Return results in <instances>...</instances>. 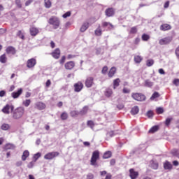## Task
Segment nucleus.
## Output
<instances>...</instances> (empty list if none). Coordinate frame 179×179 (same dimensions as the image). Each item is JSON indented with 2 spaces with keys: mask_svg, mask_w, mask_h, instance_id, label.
<instances>
[{
  "mask_svg": "<svg viewBox=\"0 0 179 179\" xmlns=\"http://www.w3.org/2000/svg\"><path fill=\"white\" fill-rule=\"evenodd\" d=\"M11 114L13 120H20V118L24 115V108L22 106L17 107V108L13 109Z\"/></svg>",
  "mask_w": 179,
  "mask_h": 179,
  "instance_id": "nucleus-1",
  "label": "nucleus"
},
{
  "mask_svg": "<svg viewBox=\"0 0 179 179\" xmlns=\"http://www.w3.org/2000/svg\"><path fill=\"white\" fill-rule=\"evenodd\" d=\"M100 159V152L99 150H95L92 152L90 160L91 166H97V161Z\"/></svg>",
  "mask_w": 179,
  "mask_h": 179,
  "instance_id": "nucleus-2",
  "label": "nucleus"
},
{
  "mask_svg": "<svg viewBox=\"0 0 179 179\" xmlns=\"http://www.w3.org/2000/svg\"><path fill=\"white\" fill-rule=\"evenodd\" d=\"M48 23L53 26V29H58V27H59V24H61L59 19L54 16L49 19Z\"/></svg>",
  "mask_w": 179,
  "mask_h": 179,
  "instance_id": "nucleus-3",
  "label": "nucleus"
},
{
  "mask_svg": "<svg viewBox=\"0 0 179 179\" xmlns=\"http://www.w3.org/2000/svg\"><path fill=\"white\" fill-rule=\"evenodd\" d=\"M131 97L134 100H136V101H145V100H146V96L142 93H132Z\"/></svg>",
  "mask_w": 179,
  "mask_h": 179,
  "instance_id": "nucleus-4",
  "label": "nucleus"
},
{
  "mask_svg": "<svg viewBox=\"0 0 179 179\" xmlns=\"http://www.w3.org/2000/svg\"><path fill=\"white\" fill-rule=\"evenodd\" d=\"M15 110V106L12 104H6L1 110L2 113L3 114H10L13 112V110Z\"/></svg>",
  "mask_w": 179,
  "mask_h": 179,
  "instance_id": "nucleus-5",
  "label": "nucleus"
},
{
  "mask_svg": "<svg viewBox=\"0 0 179 179\" xmlns=\"http://www.w3.org/2000/svg\"><path fill=\"white\" fill-rule=\"evenodd\" d=\"M59 156V152H48L44 155V159L46 160H52L55 157H58Z\"/></svg>",
  "mask_w": 179,
  "mask_h": 179,
  "instance_id": "nucleus-6",
  "label": "nucleus"
},
{
  "mask_svg": "<svg viewBox=\"0 0 179 179\" xmlns=\"http://www.w3.org/2000/svg\"><path fill=\"white\" fill-rule=\"evenodd\" d=\"M37 64V59L36 58L29 59L27 62V68L29 69H31V68H34Z\"/></svg>",
  "mask_w": 179,
  "mask_h": 179,
  "instance_id": "nucleus-7",
  "label": "nucleus"
},
{
  "mask_svg": "<svg viewBox=\"0 0 179 179\" xmlns=\"http://www.w3.org/2000/svg\"><path fill=\"white\" fill-rule=\"evenodd\" d=\"M171 41H173V38L171 36H167L160 39L159 41V44H160V45H166L167 44H170Z\"/></svg>",
  "mask_w": 179,
  "mask_h": 179,
  "instance_id": "nucleus-8",
  "label": "nucleus"
},
{
  "mask_svg": "<svg viewBox=\"0 0 179 179\" xmlns=\"http://www.w3.org/2000/svg\"><path fill=\"white\" fill-rule=\"evenodd\" d=\"M73 87L74 92H76V93H79V92H82V90L83 89V83L78 81L74 84Z\"/></svg>",
  "mask_w": 179,
  "mask_h": 179,
  "instance_id": "nucleus-9",
  "label": "nucleus"
},
{
  "mask_svg": "<svg viewBox=\"0 0 179 179\" xmlns=\"http://www.w3.org/2000/svg\"><path fill=\"white\" fill-rule=\"evenodd\" d=\"M85 85L87 88L92 87L94 85V78L92 76L87 77L85 80Z\"/></svg>",
  "mask_w": 179,
  "mask_h": 179,
  "instance_id": "nucleus-10",
  "label": "nucleus"
},
{
  "mask_svg": "<svg viewBox=\"0 0 179 179\" xmlns=\"http://www.w3.org/2000/svg\"><path fill=\"white\" fill-rule=\"evenodd\" d=\"M129 177L131 179H137L139 176V172L136 171L134 169H130L129 171Z\"/></svg>",
  "mask_w": 179,
  "mask_h": 179,
  "instance_id": "nucleus-11",
  "label": "nucleus"
},
{
  "mask_svg": "<svg viewBox=\"0 0 179 179\" xmlns=\"http://www.w3.org/2000/svg\"><path fill=\"white\" fill-rule=\"evenodd\" d=\"M50 55L55 59H59V57H61V50H59V48H56L50 53Z\"/></svg>",
  "mask_w": 179,
  "mask_h": 179,
  "instance_id": "nucleus-12",
  "label": "nucleus"
},
{
  "mask_svg": "<svg viewBox=\"0 0 179 179\" xmlns=\"http://www.w3.org/2000/svg\"><path fill=\"white\" fill-rule=\"evenodd\" d=\"M105 15L107 17H111V16H114V15H115V10L113 8H107L105 11Z\"/></svg>",
  "mask_w": 179,
  "mask_h": 179,
  "instance_id": "nucleus-13",
  "label": "nucleus"
},
{
  "mask_svg": "<svg viewBox=\"0 0 179 179\" xmlns=\"http://www.w3.org/2000/svg\"><path fill=\"white\" fill-rule=\"evenodd\" d=\"M23 93V90L22 88H20L17 92H14L11 94V96L13 99H18V97L20 96V95Z\"/></svg>",
  "mask_w": 179,
  "mask_h": 179,
  "instance_id": "nucleus-14",
  "label": "nucleus"
},
{
  "mask_svg": "<svg viewBox=\"0 0 179 179\" xmlns=\"http://www.w3.org/2000/svg\"><path fill=\"white\" fill-rule=\"evenodd\" d=\"M6 52L11 55H15L16 54V49L13 46H8L6 50Z\"/></svg>",
  "mask_w": 179,
  "mask_h": 179,
  "instance_id": "nucleus-15",
  "label": "nucleus"
},
{
  "mask_svg": "<svg viewBox=\"0 0 179 179\" xmlns=\"http://www.w3.org/2000/svg\"><path fill=\"white\" fill-rule=\"evenodd\" d=\"M15 149H16V145L12 143H7L3 147L4 150H15Z\"/></svg>",
  "mask_w": 179,
  "mask_h": 179,
  "instance_id": "nucleus-16",
  "label": "nucleus"
},
{
  "mask_svg": "<svg viewBox=\"0 0 179 179\" xmlns=\"http://www.w3.org/2000/svg\"><path fill=\"white\" fill-rule=\"evenodd\" d=\"M45 107H46L45 103L41 101L37 102L35 104V108H37V110H45Z\"/></svg>",
  "mask_w": 179,
  "mask_h": 179,
  "instance_id": "nucleus-17",
  "label": "nucleus"
},
{
  "mask_svg": "<svg viewBox=\"0 0 179 179\" xmlns=\"http://www.w3.org/2000/svg\"><path fill=\"white\" fill-rule=\"evenodd\" d=\"M65 69L67 70H71V69H73V68H75V62L71 61L69 62H66L64 64Z\"/></svg>",
  "mask_w": 179,
  "mask_h": 179,
  "instance_id": "nucleus-18",
  "label": "nucleus"
},
{
  "mask_svg": "<svg viewBox=\"0 0 179 179\" xmlns=\"http://www.w3.org/2000/svg\"><path fill=\"white\" fill-rule=\"evenodd\" d=\"M160 30L162 31H167V30H171V25L169 24H163L160 26Z\"/></svg>",
  "mask_w": 179,
  "mask_h": 179,
  "instance_id": "nucleus-19",
  "label": "nucleus"
},
{
  "mask_svg": "<svg viewBox=\"0 0 179 179\" xmlns=\"http://www.w3.org/2000/svg\"><path fill=\"white\" fill-rule=\"evenodd\" d=\"M164 170H172L173 169V164L170 163L169 161H166L164 163Z\"/></svg>",
  "mask_w": 179,
  "mask_h": 179,
  "instance_id": "nucleus-20",
  "label": "nucleus"
},
{
  "mask_svg": "<svg viewBox=\"0 0 179 179\" xmlns=\"http://www.w3.org/2000/svg\"><path fill=\"white\" fill-rule=\"evenodd\" d=\"M29 32H30L31 36H32L34 37V36H36V35L39 31H38V29H37L36 27H33L30 28Z\"/></svg>",
  "mask_w": 179,
  "mask_h": 179,
  "instance_id": "nucleus-21",
  "label": "nucleus"
},
{
  "mask_svg": "<svg viewBox=\"0 0 179 179\" xmlns=\"http://www.w3.org/2000/svg\"><path fill=\"white\" fill-rule=\"evenodd\" d=\"M29 156H30V152H29V150H24L22 155V160L23 162H26V160L27 159V157H29Z\"/></svg>",
  "mask_w": 179,
  "mask_h": 179,
  "instance_id": "nucleus-22",
  "label": "nucleus"
},
{
  "mask_svg": "<svg viewBox=\"0 0 179 179\" xmlns=\"http://www.w3.org/2000/svg\"><path fill=\"white\" fill-rule=\"evenodd\" d=\"M117 72V69L115 67H112L108 73V76H109V78H113V76H114V75H115V73Z\"/></svg>",
  "mask_w": 179,
  "mask_h": 179,
  "instance_id": "nucleus-23",
  "label": "nucleus"
},
{
  "mask_svg": "<svg viewBox=\"0 0 179 179\" xmlns=\"http://www.w3.org/2000/svg\"><path fill=\"white\" fill-rule=\"evenodd\" d=\"M134 59L136 64H141L142 61H143V57H142V56H140V55H136L134 56Z\"/></svg>",
  "mask_w": 179,
  "mask_h": 179,
  "instance_id": "nucleus-24",
  "label": "nucleus"
},
{
  "mask_svg": "<svg viewBox=\"0 0 179 179\" xmlns=\"http://www.w3.org/2000/svg\"><path fill=\"white\" fill-rule=\"evenodd\" d=\"M120 83H121V80L120 78H116L113 80V89L115 90L118 86H120Z\"/></svg>",
  "mask_w": 179,
  "mask_h": 179,
  "instance_id": "nucleus-25",
  "label": "nucleus"
},
{
  "mask_svg": "<svg viewBox=\"0 0 179 179\" xmlns=\"http://www.w3.org/2000/svg\"><path fill=\"white\" fill-rule=\"evenodd\" d=\"M8 61V57H6V54H3L0 56V62L1 64H6V62Z\"/></svg>",
  "mask_w": 179,
  "mask_h": 179,
  "instance_id": "nucleus-26",
  "label": "nucleus"
},
{
  "mask_svg": "<svg viewBox=\"0 0 179 179\" xmlns=\"http://www.w3.org/2000/svg\"><path fill=\"white\" fill-rule=\"evenodd\" d=\"M87 29H89V22H85L82 25V27L80 28V31L82 33H84V31H86V30H87Z\"/></svg>",
  "mask_w": 179,
  "mask_h": 179,
  "instance_id": "nucleus-27",
  "label": "nucleus"
},
{
  "mask_svg": "<svg viewBox=\"0 0 179 179\" xmlns=\"http://www.w3.org/2000/svg\"><path fill=\"white\" fill-rule=\"evenodd\" d=\"M153 85V82L150 81V80H145L144 82V86L145 87H152Z\"/></svg>",
  "mask_w": 179,
  "mask_h": 179,
  "instance_id": "nucleus-28",
  "label": "nucleus"
},
{
  "mask_svg": "<svg viewBox=\"0 0 179 179\" xmlns=\"http://www.w3.org/2000/svg\"><path fill=\"white\" fill-rule=\"evenodd\" d=\"M1 129H2V131H8L10 129V125L9 124L3 123L1 126Z\"/></svg>",
  "mask_w": 179,
  "mask_h": 179,
  "instance_id": "nucleus-29",
  "label": "nucleus"
},
{
  "mask_svg": "<svg viewBox=\"0 0 179 179\" xmlns=\"http://www.w3.org/2000/svg\"><path fill=\"white\" fill-rule=\"evenodd\" d=\"M87 111H89V107L84 106L83 110L79 112L80 115H85V114H87Z\"/></svg>",
  "mask_w": 179,
  "mask_h": 179,
  "instance_id": "nucleus-30",
  "label": "nucleus"
},
{
  "mask_svg": "<svg viewBox=\"0 0 179 179\" xmlns=\"http://www.w3.org/2000/svg\"><path fill=\"white\" fill-rule=\"evenodd\" d=\"M139 113V107L138 106H134L131 108V113L133 115H136V114H138Z\"/></svg>",
  "mask_w": 179,
  "mask_h": 179,
  "instance_id": "nucleus-31",
  "label": "nucleus"
},
{
  "mask_svg": "<svg viewBox=\"0 0 179 179\" xmlns=\"http://www.w3.org/2000/svg\"><path fill=\"white\" fill-rule=\"evenodd\" d=\"M79 114H80L79 111H78V110H71L70 112V115L73 118H76V117H78L79 115Z\"/></svg>",
  "mask_w": 179,
  "mask_h": 179,
  "instance_id": "nucleus-32",
  "label": "nucleus"
},
{
  "mask_svg": "<svg viewBox=\"0 0 179 179\" xmlns=\"http://www.w3.org/2000/svg\"><path fill=\"white\" fill-rule=\"evenodd\" d=\"M159 129V126L155 125L152 127L150 130H149V134H155V132H157V130Z\"/></svg>",
  "mask_w": 179,
  "mask_h": 179,
  "instance_id": "nucleus-33",
  "label": "nucleus"
},
{
  "mask_svg": "<svg viewBox=\"0 0 179 179\" xmlns=\"http://www.w3.org/2000/svg\"><path fill=\"white\" fill-rule=\"evenodd\" d=\"M31 103V100L30 99H26L22 101V106H24V107H29V106H30Z\"/></svg>",
  "mask_w": 179,
  "mask_h": 179,
  "instance_id": "nucleus-34",
  "label": "nucleus"
},
{
  "mask_svg": "<svg viewBox=\"0 0 179 179\" xmlns=\"http://www.w3.org/2000/svg\"><path fill=\"white\" fill-rule=\"evenodd\" d=\"M138 33V27H132L129 30V34H136Z\"/></svg>",
  "mask_w": 179,
  "mask_h": 179,
  "instance_id": "nucleus-35",
  "label": "nucleus"
},
{
  "mask_svg": "<svg viewBox=\"0 0 179 179\" xmlns=\"http://www.w3.org/2000/svg\"><path fill=\"white\" fill-rule=\"evenodd\" d=\"M94 33H95V36H101V34H103L100 25H99L98 28L94 31Z\"/></svg>",
  "mask_w": 179,
  "mask_h": 179,
  "instance_id": "nucleus-36",
  "label": "nucleus"
},
{
  "mask_svg": "<svg viewBox=\"0 0 179 179\" xmlns=\"http://www.w3.org/2000/svg\"><path fill=\"white\" fill-rule=\"evenodd\" d=\"M61 120L62 121H65L68 120V113L66 112H63L60 115Z\"/></svg>",
  "mask_w": 179,
  "mask_h": 179,
  "instance_id": "nucleus-37",
  "label": "nucleus"
},
{
  "mask_svg": "<svg viewBox=\"0 0 179 179\" xmlns=\"http://www.w3.org/2000/svg\"><path fill=\"white\" fill-rule=\"evenodd\" d=\"M151 169H153V170H157L159 169V163L152 162H151Z\"/></svg>",
  "mask_w": 179,
  "mask_h": 179,
  "instance_id": "nucleus-38",
  "label": "nucleus"
},
{
  "mask_svg": "<svg viewBox=\"0 0 179 179\" xmlns=\"http://www.w3.org/2000/svg\"><path fill=\"white\" fill-rule=\"evenodd\" d=\"M143 41H148L150 39V36L147 34H143L141 36Z\"/></svg>",
  "mask_w": 179,
  "mask_h": 179,
  "instance_id": "nucleus-39",
  "label": "nucleus"
},
{
  "mask_svg": "<svg viewBox=\"0 0 179 179\" xmlns=\"http://www.w3.org/2000/svg\"><path fill=\"white\" fill-rule=\"evenodd\" d=\"M159 97H160V94H159L157 92H155L151 96L150 100H155V99H157Z\"/></svg>",
  "mask_w": 179,
  "mask_h": 179,
  "instance_id": "nucleus-40",
  "label": "nucleus"
},
{
  "mask_svg": "<svg viewBox=\"0 0 179 179\" xmlns=\"http://www.w3.org/2000/svg\"><path fill=\"white\" fill-rule=\"evenodd\" d=\"M111 155L110 151H107L103 154V159H110V157H111Z\"/></svg>",
  "mask_w": 179,
  "mask_h": 179,
  "instance_id": "nucleus-41",
  "label": "nucleus"
},
{
  "mask_svg": "<svg viewBox=\"0 0 179 179\" xmlns=\"http://www.w3.org/2000/svg\"><path fill=\"white\" fill-rule=\"evenodd\" d=\"M111 94H113V90L111 89H107L106 91H105V96L106 97H110L111 96Z\"/></svg>",
  "mask_w": 179,
  "mask_h": 179,
  "instance_id": "nucleus-42",
  "label": "nucleus"
},
{
  "mask_svg": "<svg viewBox=\"0 0 179 179\" xmlns=\"http://www.w3.org/2000/svg\"><path fill=\"white\" fill-rule=\"evenodd\" d=\"M108 26H110V27L113 29L114 27V25L110 22H102V27H108Z\"/></svg>",
  "mask_w": 179,
  "mask_h": 179,
  "instance_id": "nucleus-43",
  "label": "nucleus"
},
{
  "mask_svg": "<svg viewBox=\"0 0 179 179\" xmlns=\"http://www.w3.org/2000/svg\"><path fill=\"white\" fill-rule=\"evenodd\" d=\"M40 157H41V153L38 152V153L35 154L34 155V161L37 162V160H38V159H40Z\"/></svg>",
  "mask_w": 179,
  "mask_h": 179,
  "instance_id": "nucleus-44",
  "label": "nucleus"
},
{
  "mask_svg": "<svg viewBox=\"0 0 179 179\" xmlns=\"http://www.w3.org/2000/svg\"><path fill=\"white\" fill-rule=\"evenodd\" d=\"M87 125L93 129L94 128V122H93V120H88L87 122Z\"/></svg>",
  "mask_w": 179,
  "mask_h": 179,
  "instance_id": "nucleus-45",
  "label": "nucleus"
},
{
  "mask_svg": "<svg viewBox=\"0 0 179 179\" xmlns=\"http://www.w3.org/2000/svg\"><path fill=\"white\" fill-rule=\"evenodd\" d=\"M155 64V61L153 59H148L146 62L147 66H152Z\"/></svg>",
  "mask_w": 179,
  "mask_h": 179,
  "instance_id": "nucleus-46",
  "label": "nucleus"
},
{
  "mask_svg": "<svg viewBox=\"0 0 179 179\" xmlns=\"http://www.w3.org/2000/svg\"><path fill=\"white\" fill-rule=\"evenodd\" d=\"M171 121H173V118H166V120L165 121V125L166 127H169L170 126V123L171 122Z\"/></svg>",
  "mask_w": 179,
  "mask_h": 179,
  "instance_id": "nucleus-47",
  "label": "nucleus"
},
{
  "mask_svg": "<svg viewBox=\"0 0 179 179\" xmlns=\"http://www.w3.org/2000/svg\"><path fill=\"white\" fill-rule=\"evenodd\" d=\"M17 36L20 37V38H22V40H24V35H23L22 31H18Z\"/></svg>",
  "mask_w": 179,
  "mask_h": 179,
  "instance_id": "nucleus-48",
  "label": "nucleus"
},
{
  "mask_svg": "<svg viewBox=\"0 0 179 179\" xmlns=\"http://www.w3.org/2000/svg\"><path fill=\"white\" fill-rule=\"evenodd\" d=\"M66 59V57L65 56H62V58L59 59V64H61V65H64V64H65Z\"/></svg>",
  "mask_w": 179,
  "mask_h": 179,
  "instance_id": "nucleus-49",
  "label": "nucleus"
},
{
  "mask_svg": "<svg viewBox=\"0 0 179 179\" xmlns=\"http://www.w3.org/2000/svg\"><path fill=\"white\" fill-rule=\"evenodd\" d=\"M108 71V67L107 66H104L103 67V69H102V71H101V72H102V73L103 74V75H106V73H107V71Z\"/></svg>",
  "mask_w": 179,
  "mask_h": 179,
  "instance_id": "nucleus-50",
  "label": "nucleus"
},
{
  "mask_svg": "<svg viewBox=\"0 0 179 179\" xmlns=\"http://www.w3.org/2000/svg\"><path fill=\"white\" fill-rule=\"evenodd\" d=\"M122 93H124V94H129V93H131V90H129L127 87H124L122 90Z\"/></svg>",
  "mask_w": 179,
  "mask_h": 179,
  "instance_id": "nucleus-51",
  "label": "nucleus"
},
{
  "mask_svg": "<svg viewBox=\"0 0 179 179\" xmlns=\"http://www.w3.org/2000/svg\"><path fill=\"white\" fill-rule=\"evenodd\" d=\"M146 115L148 117V118H152V117H153V111L148 110L146 113Z\"/></svg>",
  "mask_w": 179,
  "mask_h": 179,
  "instance_id": "nucleus-52",
  "label": "nucleus"
},
{
  "mask_svg": "<svg viewBox=\"0 0 179 179\" xmlns=\"http://www.w3.org/2000/svg\"><path fill=\"white\" fill-rule=\"evenodd\" d=\"M114 135H115V134L113 131H108L107 133L108 138H113V136H114Z\"/></svg>",
  "mask_w": 179,
  "mask_h": 179,
  "instance_id": "nucleus-53",
  "label": "nucleus"
},
{
  "mask_svg": "<svg viewBox=\"0 0 179 179\" xmlns=\"http://www.w3.org/2000/svg\"><path fill=\"white\" fill-rule=\"evenodd\" d=\"M36 163V161H31V162H29L27 165V167L29 169H32V167H34V164Z\"/></svg>",
  "mask_w": 179,
  "mask_h": 179,
  "instance_id": "nucleus-54",
  "label": "nucleus"
},
{
  "mask_svg": "<svg viewBox=\"0 0 179 179\" xmlns=\"http://www.w3.org/2000/svg\"><path fill=\"white\" fill-rule=\"evenodd\" d=\"M163 113H164V110L163 109V108H157V113L163 114Z\"/></svg>",
  "mask_w": 179,
  "mask_h": 179,
  "instance_id": "nucleus-55",
  "label": "nucleus"
},
{
  "mask_svg": "<svg viewBox=\"0 0 179 179\" xmlns=\"http://www.w3.org/2000/svg\"><path fill=\"white\" fill-rule=\"evenodd\" d=\"M51 1H45V8H51Z\"/></svg>",
  "mask_w": 179,
  "mask_h": 179,
  "instance_id": "nucleus-56",
  "label": "nucleus"
},
{
  "mask_svg": "<svg viewBox=\"0 0 179 179\" xmlns=\"http://www.w3.org/2000/svg\"><path fill=\"white\" fill-rule=\"evenodd\" d=\"M140 42H141V38H136L134 41V44H135V45H138V44H139Z\"/></svg>",
  "mask_w": 179,
  "mask_h": 179,
  "instance_id": "nucleus-57",
  "label": "nucleus"
},
{
  "mask_svg": "<svg viewBox=\"0 0 179 179\" xmlns=\"http://www.w3.org/2000/svg\"><path fill=\"white\" fill-rule=\"evenodd\" d=\"M69 16H71V11H68L63 15V17L64 19H66V17H69Z\"/></svg>",
  "mask_w": 179,
  "mask_h": 179,
  "instance_id": "nucleus-58",
  "label": "nucleus"
},
{
  "mask_svg": "<svg viewBox=\"0 0 179 179\" xmlns=\"http://www.w3.org/2000/svg\"><path fill=\"white\" fill-rule=\"evenodd\" d=\"M175 54H176L178 59H179V45L176 48V49L175 50Z\"/></svg>",
  "mask_w": 179,
  "mask_h": 179,
  "instance_id": "nucleus-59",
  "label": "nucleus"
},
{
  "mask_svg": "<svg viewBox=\"0 0 179 179\" xmlns=\"http://www.w3.org/2000/svg\"><path fill=\"white\" fill-rule=\"evenodd\" d=\"M94 175L93 173H88L86 179H94Z\"/></svg>",
  "mask_w": 179,
  "mask_h": 179,
  "instance_id": "nucleus-60",
  "label": "nucleus"
},
{
  "mask_svg": "<svg viewBox=\"0 0 179 179\" xmlns=\"http://www.w3.org/2000/svg\"><path fill=\"white\" fill-rule=\"evenodd\" d=\"M173 85H175V86H178V85H179V79L178 78H176L175 80H173Z\"/></svg>",
  "mask_w": 179,
  "mask_h": 179,
  "instance_id": "nucleus-61",
  "label": "nucleus"
},
{
  "mask_svg": "<svg viewBox=\"0 0 179 179\" xmlns=\"http://www.w3.org/2000/svg\"><path fill=\"white\" fill-rule=\"evenodd\" d=\"M4 96H6V92L5 90L0 91V97H4Z\"/></svg>",
  "mask_w": 179,
  "mask_h": 179,
  "instance_id": "nucleus-62",
  "label": "nucleus"
},
{
  "mask_svg": "<svg viewBox=\"0 0 179 179\" xmlns=\"http://www.w3.org/2000/svg\"><path fill=\"white\" fill-rule=\"evenodd\" d=\"M6 33V29L0 28V34H5Z\"/></svg>",
  "mask_w": 179,
  "mask_h": 179,
  "instance_id": "nucleus-63",
  "label": "nucleus"
},
{
  "mask_svg": "<svg viewBox=\"0 0 179 179\" xmlns=\"http://www.w3.org/2000/svg\"><path fill=\"white\" fill-rule=\"evenodd\" d=\"M50 86H51V80H48L46 82V87H50Z\"/></svg>",
  "mask_w": 179,
  "mask_h": 179,
  "instance_id": "nucleus-64",
  "label": "nucleus"
}]
</instances>
